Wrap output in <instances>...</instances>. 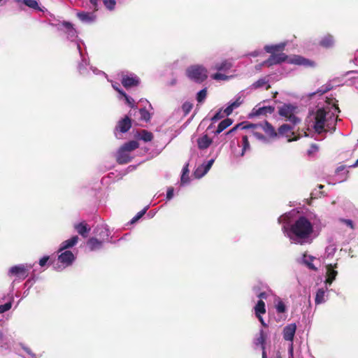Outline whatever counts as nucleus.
Returning a JSON list of instances; mask_svg holds the SVG:
<instances>
[{"label":"nucleus","instance_id":"nucleus-52","mask_svg":"<svg viewBox=\"0 0 358 358\" xmlns=\"http://www.w3.org/2000/svg\"><path fill=\"white\" fill-rule=\"evenodd\" d=\"M103 3L105 7L110 11L113 10L115 8V0H103Z\"/></svg>","mask_w":358,"mask_h":358},{"label":"nucleus","instance_id":"nucleus-5","mask_svg":"<svg viewBox=\"0 0 358 358\" xmlns=\"http://www.w3.org/2000/svg\"><path fill=\"white\" fill-rule=\"evenodd\" d=\"M297 107L292 103H284L278 108V114L286 118V120L290 122L293 125L300 122L301 120L296 117L294 113Z\"/></svg>","mask_w":358,"mask_h":358},{"label":"nucleus","instance_id":"nucleus-49","mask_svg":"<svg viewBox=\"0 0 358 358\" xmlns=\"http://www.w3.org/2000/svg\"><path fill=\"white\" fill-rule=\"evenodd\" d=\"M13 301V297H10V300L7 303L0 305V313H4L9 310L12 307V303Z\"/></svg>","mask_w":358,"mask_h":358},{"label":"nucleus","instance_id":"nucleus-36","mask_svg":"<svg viewBox=\"0 0 358 358\" xmlns=\"http://www.w3.org/2000/svg\"><path fill=\"white\" fill-rule=\"evenodd\" d=\"M268 79L266 77L261 78L259 80H257L256 82H255L252 87L254 89H258L260 87H262L263 86L266 85V90H268L271 86L268 84Z\"/></svg>","mask_w":358,"mask_h":358},{"label":"nucleus","instance_id":"nucleus-50","mask_svg":"<svg viewBox=\"0 0 358 358\" xmlns=\"http://www.w3.org/2000/svg\"><path fill=\"white\" fill-rule=\"evenodd\" d=\"M252 135L259 141L264 143H268L269 140L262 133L257 131H252Z\"/></svg>","mask_w":358,"mask_h":358},{"label":"nucleus","instance_id":"nucleus-32","mask_svg":"<svg viewBox=\"0 0 358 358\" xmlns=\"http://www.w3.org/2000/svg\"><path fill=\"white\" fill-rule=\"evenodd\" d=\"M259 128H262L270 137H275L277 136L274 127L267 121H265L264 124H259Z\"/></svg>","mask_w":358,"mask_h":358},{"label":"nucleus","instance_id":"nucleus-61","mask_svg":"<svg viewBox=\"0 0 358 358\" xmlns=\"http://www.w3.org/2000/svg\"><path fill=\"white\" fill-rule=\"evenodd\" d=\"M36 281V279H35V277L34 276H32L31 278H29L27 281L26 282L24 283V286L25 287H31L34 283Z\"/></svg>","mask_w":358,"mask_h":358},{"label":"nucleus","instance_id":"nucleus-64","mask_svg":"<svg viewBox=\"0 0 358 358\" xmlns=\"http://www.w3.org/2000/svg\"><path fill=\"white\" fill-rule=\"evenodd\" d=\"M257 296L260 299L259 300L266 299L268 297V294L266 292H262L257 294Z\"/></svg>","mask_w":358,"mask_h":358},{"label":"nucleus","instance_id":"nucleus-39","mask_svg":"<svg viewBox=\"0 0 358 358\" xmlns=\"http://www.w3.org/2000/svg\"><path fill=\"white\" fill-rule=\"evenodd\" d=\"M336 245L334 243H331L325 248V252L323 257L325 259L331 258L334 257L336 251Z\"/></svg>","mask_w":358,"mask_h":358},{"label":"nucleus","instance_id":"nucleus-43","mask_svg":"<svg viewBox=\"0 0 358 358\" xmlns=\"http://www.w3.org/2000/svg\"><path fill=\"white\" fill-rule=\"evenodd\" d=\"M138 138L144 142H150L153 138V135L151 132L147 130H142L138 133Z\"/></svg>","mask_w":358,"mask_h":358},{"label":"nucleus","instance_id":"nucleus-45","mask_svg":"<svg viewBox=\"0 0 358 358\" xmlns=\"http://www.w3.org/2000/svg\"><path fill=\"white\" fill-rule=\"evenodd\" d=\"M207 96V88L205 87L199 91L196 96V99L198 103H203Z\"/></svg>","mask_w":358,"mask_h":358},{"label":"nucleus","instance_id":"nucleus-51","mask_svg":"<svg viewBox=\"0 0 358 358\" xmlns=\"http://www.w3.org/2000/svg\"><path fill=\"white\" fill-rule=\"evenodd\" d=\"M192 107L193 104L189 101H185V103H183V104L182 105V110L184 113V115H188L189 112L192 110Z\"/></svg>","mask_w":358,"mask_h":358},{"label":"nucleus","instance_id":"nucleus-46","mask_svg":"<svg viewBox=\"0 0 358 358\" xmlns=\"http://www.w3.org/2000/svg\"><path fill=\"white\" fill-rule=\"evenodd\" d=\"M242 142H243V148H242V151L241 153V157H243L245 155V153L247 150H249L250 149V143H249L248 138L247 136H243L242 137Z\"/></svg>","mask_w":358,"mask_h":358},{"label":"nucleus","instance_id":"nucleus-25","mask_svg":"<svg viewBox=\"0 0 358 358\" xmlns=\"http://www.w3.org/2000/svg\"><path fill=\"white\" fill-rule=\"evenodd\" d=\"M287 43V42H281L278 44L274 45H266L264 48V50L271 55L276 54L275 52L284 50L286 47Z\"/></svg>","mask_w":358,"mask_h":358},{"label":"nucleus","instance_id":"nucleus-13","mask_svg":"<svg viewBox=\"0 0 358 358\" xmlns=\"http://www.w3.org/2000/svg\"><path fill=\"white\" fill-rule=\"evenodd\" d=\"M296 328V324L295 323H291L286 325L282 330L283 338L287 341L293 342Z\"/></svg>","mask_w":358,"mask_h":358},{"label":"nucleus","instance_id":"nucleus-18","mask_svg":"<svg viewBox=\"0 0 358 358\" xmlns=\"http://www.w3.org/2000/svg\"><path fill=\"white\" fill-rule=\"evenodd\" d=\"M75 259L74 255L70 250H65L58 256V260L66 266L71 265Z\"/></svg>","mask_w":358,"mask_h":358},{"label":"nucleus","instance_id":"nucleus-47","mask_svg":"<svg viewBox=\"0 0 358 358\" xmlns=\"http://www.w3.org/2000/svg\"><path fill=\"white\" fill-rule=\"evenodd\" d=\"M294 125L288 124H283L278 128V133L280 135H284L294 129Z\"/></svg>","mask_w":358,"mask_h":358},{"label":"nucleus","instance_id":"nucleus-59","mask_svg":"<svg viewBox=\"0 0 358 358\" xmlns=\"http://www.w3.org/2000/svg\"><path fill=\"white\" fill-rule=\"evenodd\" d=\"M341 222L343 223H345L348 227H349L350 229H354V224H353V222L352 220L350 219H344V218H341L339 220Z\"/></svg>","mask_w":358,"mask_h":358},{"label":"nucleus","instance_id":"nucleus-11","mask_svg":"<svg viewBox=\"0 0 358 358\" xmlns=\"http://www.w3.org/2000/svg\"><path fill=\"white\" fill-rule=\"evenodd\" d=\"M337 263L334 264H330L327 266L326 279L324 280V285L326 287L330 286L336 280V278L338 275V271L335 270V268H337Z\"/></svg>","mask_w":358,"mask_h":358},{"label":"nucleus","instance_id":"nucleus-60","mask_svg":"<svg viewBox=\"0 0 358 358\" xmlns=\"http://www.w3.org/2000/svg\"><path fill=\"white\" fill-rule=\"evenodd\" d=\"M243 125V123H239L236 124L235 127L231 128L230 130H229L227 132L225 133L226 136H229L233 133H234L238 128H241V127Z\"/></svg>","mask_w":358,"mask_h":358},{"label":"nucleus","instance_id":"nucleus-57","mask_svg":"<svg viewBox=\"0 0 358 358\" xmlns=\"http://www.w3.org/2000/svg\"><path fill=\"white\" fill-rule=\"evenodd\" d=\"M173 195H174L173 187H168L167 191H166V200L169 201V200L172 199L173 197Z\"/></svg>","mask_w":358,"mask_h":358},{"label":"nucleus","instance_id":"nucleus-44","mask_svg":"<svg viewBox=\"0 0 358 358\" xmlns=\"http://www.w3.org/2000/svg\"><path fill=\"white\" fill-rule=\"evenodd\" d=\"M149 206H147L139 211L130 221L129 224H133L136 223L147 212Z\"/></svg>","mask_w":358,"mask_h":358},{"label":"nucleus","instance_id":"nucleus-53","mask_svg":"<svg viewBox=\"0 0 358 358\" xmlns=\"http://www.w3.org/2000/svg\"><path fill=\"white\" fill-rule=\"evenodd\" d=\"M222 113V108H220L218 110H217L214 115L211 117V121L213 122H216L219 120L222 119L223 117V115Z\"/></svg>","mask_w":358,"mask_h":358},{"label":"nucleus","instance_id":"nucleus-33","mask_svg":"<svg viewBox=\"0 0 358 358\" xmlns=\"http://www.w3.org/2000/svg\"><path fill=\"white\" fill-rule=\"evenodd\" d=\"M265 337L264 336V332L262 330L260 331L259 336L256 338L255 341V345H260L262 350V358H267L266 352V347H265Z\"/></svg>","mask_w":358,"mask_h":358},{"label":"nucleus","instance_id":"nucleus-17","mask_svg":"<svg viewBox=\"0 0 358 358\" xmlns=\"http://www.w3.org/2000/svg\"><path fill=\"white\" fill-rule=\"evenodd\" d=\"M243 103L242 97L240 94H237L235 97V101H229L227 107L224 110V113L227 116L231 115L233 110L238 108Z\"/></svg>","mask_w":358,"mask_h":358},{"label":"nucleus","instance_id":"nucleus-58","mask_svg":"<svg viewBox=\"0 0 358 358\" xmlns=\"http://www.w3.org/2000/svg\"><path fill=\"white\" fill-rule=\"evenodd\" d=\"M22 348L24 350V351L29 355L31 358L35 357L36 355L32 352L31 350L28 348L27 346L24 345V344H20Z\"/></svg>","mask_w":358,"mask_h":358},{"label":"nucleus","instance_id":"nucleus-10","mask_svg":"<svg viewBox=\"0 0 358 358\" xmlns=\"http://www.w3.org/2000/svg\"><path fill=\"white\" fill-rule=\"evenodd\" d=\"M94 234L99 238L98 239L103 241L104 243H113L112 241L109 239L110 232L106 224L97 225L94 229Z\"/></svg>","mask_w":358,"mask_h":358},{"label":"nucleus","instance_id":"nucleus-40","mask_svg":"<svg viewBox=\"0 0 358 358\" xmlns=\"http://www.w3.org/2000/svg\"><path fill=\"white\" fill-rule=\"evenodd\" d=\"M122 98L124 99L125 103L127 104L131 109H137L138 106L132 97L129 96L124 92L121 96H120V99Z\"/></svg>","mask_w":358,"mask_h":358},{"label":"nucleus","instance_id":"nucleus-4","mask_svg":"<svg viewBox=\"0 0 358 358\" xmlns=\"http://www.w3.org/2000/svg\"><path fill=\"white\" fill-rule=\"evenodd\" d=\"M185 75L192 81L201 84L207 79L208 71L203 65L194 64L186 69Z\"/></svg>","mask_w":358,"mask_h":358},{"label":"nucleus","instance_id":"nucleus-12","mask_svg":"<svg viewBox=\"0 0 358 358\" xmlns=\"http://www.w3.org/2000/svg\"><path fill=\"white\" fill-rule=\"evenodd\" d=\"M215 162L214 159H211L208 160L206 163H203L199 166L195 171H194V176L196 178H201L203 176H204L208 171L210 169L211 166H213V163Z\"/></svg>","mask_w":358,"mask_h":358},{"label":"nucleus","instance_id":"nucleus-16","mask_svg":"<svg viewBox=\"0 0 358 358\" xmlns=\"http://www.w3.org/2000/svg\"><path fill=\"white\" fill-rule=\"evenodd\" d=\"M289 63L303 66H314L315 62L301 55H294L289 61Z\"/></svg>","mask_w":358,"mask_h":358},{"label":"nucleus","instance_id":"nucleus-21","mask_svg":"<svg viewBox=\"0 0 358 358\" xmlns=\"http://www.w3.org/2000/svg\"><path fill=\"white\" fill-rule=\"evenodd\" d=\"M103 243V241L98 239L96 237H91L87 241V245L92 252L102 249Z\"/></svg>","mask_w":358,"mask_h":358},{"label":"nucleus","instance_id":"nucleus-42","mask_svg":"<svg viewBox=\"0 0 358 358\" xmlns=\"http://www.w3.org/2000/svg\"><path fill=\"white\" fill-rule=\"evenodd\" d=\"M138 113L140 114L139 119L141 120L148 122L151 119V115L149 111L145 108V107H143L138 110Z\"/></svg>","mask_w":358,"mask_h":358},{"label":"nucleus","instance_id":"nucleus-62","mask_svg":"<svg viewBox=\"0 0 358 358\" xmlns=\"http://www.w3.org/2000/svg\"><path fill=\"white\" fill-rule=\"evenodd\" d=\"M262 53V51L261 50H256L255 51L250 52L248 54V56L252 57H257L259 56Z\"/></svg>","mask_w":358,"mask_h":358},{"label":"nucleus","instance_id":"nucleus-26","mask_svg":"<svg viewBox=\"0 0 358 358\" xmlns=\"http://www.w3.org/2000/svg\"><path fill=\"white\" fill-rule=\"evenodd\" d=\"M78 239V236L75 235L71 237L70 238L63 241L59 245L58 252H62L63 250H66L69 248H73L74 245L77 244Z\"/></svg>","mask_w":358,"mask_h":358},{"label":"nucleus","instance_id":"nucleus-28","mask_svg":"<svg viewBox=\"0 0 358 358\" xmlns=\"http://www.w3.org/2000/svg\"><path fill=\"white\" fill-rule=\"evenodd\" d=\"M334 37L329 34H327L322 37L319 42L320 45L324 48H331L334 47Z\"/></svg>","mask_w":358,"mask_h":358},{"label":"nucleus","instance_id":"nucleus-54","mask_svg":"<svg viewBox=\"0 0 358 358\" xmlns=\"http://www.w3.org/2000/svg\"><path fill=\"white\" fill-rule=\"evenodd\" d=\"M243 123V125L241 127V129H257L259 127V124H253V123H248L247 124L244 125V123Z\"/></svg>","mask_w":358,"mask_h":358},{"label":"nucleus","instance_id":"nucleus-56","mask_svg":"<svg viewBox=\"0 0 358 358\" xmlns=\"http://www.w3.org/2000/svg\"><path fill=\"white\" fill-rule=\"evenodd\" d=\"M50 259V257L48 255H45L43 257H41L38 261V264L41 267H44L47 265L48 261Z\"/></svg>","mask_w":358,"mask_h":358},{"label":"nucleus","instance_id":"nucleus-38","mask_svg":"<svg viewBox=\"0 0 358 358\" xmlns=\"http://www.w3.org/2000/svg\"><path fill=\"white\" fill-rule=\"evenodd\" d=\"M232 64L229 61L225 59L221 62L215 64V69L217 71H227L229 70Z\"/></svg>","mask_w":358,"mask_h":358},{"label":"nucleus","instance_id":"nucleus-34","mask_svg":"<svg viewBox=\"0 0 358 358\" xmlns=\"http://www.w3.org/2000/svg\"><path fill=\"white\" fill-rule=\"evenodd\" d=\"M189 163H186L182 169V175L180 178V183L182 185H185L189 182L190 180L189 178Z\"/></svg>","mask_w":358,"mask_h":358},{"label":"nucleus","instance_id":"nucleus-37","mask_svg":"<svg viewBox=\"0 0 358 358\" xmlns=\"http://www.w3.org/2000/svg\"><path fill=\"white\" fill-rule=\"evenodd\" d=\"M139 144L136 141H130L124 143L120 148L129 153L138 147Z\"/></svg>","mask_w":358,"mask_h":358},{"label":"nucleus","instance_id":"nucleus-55","mask_svg":"<svg viewBox=\"0 0 358 358\" xmlns=\"http://www.w3.org/2000/svg\"><path fill=\"white\" fill-rule=\"evenodd\" d=\"M212 78L216 80H224L227 79V76L220 73H215L213 75Z\"/></svg>","mask_w":358,"mask_h":358},{"label":"nucleus","instance_id":"nucleus-29","mask_svg":"<svg viewBox=\"0 0 358 358\" xmlns=\"http://www.w3.org/2000/svg\"><path fill=\"white\" fill-rule=\"evenodd\" d=\"M17 2H22L26 6L32 8L35 10L40 12H45L46 10L45 7H41L39 6L38 1L36 0H16Z\"/></svg>","mask_w":358,"mask_h":358},{"label":"nucleus","instance_id":"nucleus-19","mask_svg":"<svg viewBox=\"0 0 358 358\" xmlns=\"http://www.w3.org/2000/svg\"><path fill=\"white\" fill-rule=\"evenodd\" d=\"M315 259V257L303 253L302 257L298 259V262L306 266L308 269L316 271L317 268L313 263Z\"/></svg>","mask_w":358,"mask_h":358},{"label":"nucleus","instance_id":"nucleus-35","mask_svg":"<svg viewBox=\"0 0 358 358\" xmlns=\"http://www.w3.org/2000/svg\"><path fill=\"white\" fill-rule=\"evenodd\" d=\"M333 89V85L330 83H327L325 85L321 86L316 92L310 93L309 96L311 97L314 95L318 94L319 96H322L324 93L330 91Z\"/></svg>","mask_w":358,"mask_h":358},{"label":"nucleus","instance_id":"nucleus-31","mask_svg":"<svg viewBox=\"0 0 358 358\" xmlns=\"http://www.w3.org/2000/svg\"><path fill=\"white\" fill-rule=\"evenodd\" d=\"M233 123V120L231 119V118H226L224 120H223L222 121H221L218 126H217V129L215 131L214 134L215 135H218L220 134L221 132H222L225 129H227V127H229L230 125H231Z\"/></svg>","mask_w":358,"mask_h":358},{"label":"nucleus","instance_id":"nucleus-14","mask_svg":"<svg viewBox=\"0 0 358 358\" xmlns=\"http://www.w3.org/2000/svg\"><path fill=\"white\" fill-rule=\"evenodd\" d=\"M131 127V118L126 115L124 118L118 121L115 127V131H119L122 134L127 132Z\"/></svg>","mask_w":358,"mask_h":358},{"label":"nucleus","instance_id":"nucleus-8","mask_svg":"<svg viewBox=\"0 0 358 358\" xmlns=\"http://www.w3.org/2000/svg\"><path fill=\"white\" fill-rule=\"evenodd\" d=\"M287 61H289L288 56L283 52H280L277 54L271 55L267 59L264 60L261 64V65L270 67L273 65L282 64Z\"/></svg>","mask_w":358,"mask_h":358},{"label":"nucleus","instance_id":"nucleus-15","mask_svg":"<svg viewBox=\"0 0 358 358\" xmlns=\"http://www.w3.org/2000/svg\"><path fill=\"white\" fill-rule=\"evenodd\" d=\"M77 17L84 24H92L95 22L96 16L94 13L80 11L76 13Z\"/></svg>","mask_w":358,"mask_h":358},{"label":"nucleus","instance_id":"nucleus-27","mask_svg":"<svg viewBox=\"0 0 358 358\" xmlns=\"http://www.w3.org/2000/svg\"><path fill=\"white\" fill-rule=\"evenodd\" d=\"M117 162L120 164H127L131 160V157L129 153L124 150H122L121 148H119L117 152Z\"/></svg>","mask_w":358,"mask_h":358},{"label":"nucleus","instance_id":"nucleus-24","mask_svg":"<svg viewBox=\"0 0 358 358\" xmlns=\"http://www.w3.org/2000/svg\"><path fill=\"white\" fill-rule=\"evenodd\" d=\"M13 343V339L10 336L4 335L0 331V348L1 350H9Z\"/></svg>","mask_w":358,"mask_h":358},{"label":"nucleus","instance_id":"nucleus-3","mask_svg":"<svg viewBox=\"0 0 358 358\" xmlns=\"http://www.w3.org/2000/svg\"><path fill=\"white\" fill-rule=\"evenodd\" d=\"M76 48L81 59L78 64V71L80 75L84 77H88L90 76V71H92L94 75H103L104 76H106V74L103 71L99 70L96 67L90 66L88 69V66H90V61L86 55L87 53L83 51L80 43L78 42H76Z\"/></svg>","mask_w":358,"mask_h":358},{"label":"nucleus","instance_id":"nucleus-1","mask_svg":"<svg viewBox=\"0 0 358 358\" xmlns=\"http://www.w3.org/2000/svg\"><path fill=\"white\" fill-rule=\"evenodd\" d=\"M290 215L291 212L286 213L278 219L279 224H283L282 231L284 235L291 243L300 245L310 244L317 236L315 227L320 219L315 215L310 218L302 215L292 220Z\"/></svg>","mask_w":358,"mask_h":358},{"label":"nucleus","instance_id":"nucleus-41","mask_svg":"<svg viewBox=\"0 0 358 358\" xmlns=\"http://www.w3.org/2000/svg\"><path fill=\"white\" fill-rule=\"evenodd\" d=\"M255 315H262L266 313L265 303L263 300H259L255 306Z\"/></svg>","mask_w":358,"mask_h":358},{"label":"nucleus","instance_id":"nucleus-7","mask_svg":"<svg viewBox=\"0 0 358 358\" xmlns=\"http://www.w3.org/2000/svg\"><path fill=\"white\" fill-rule=\"evenodd\" d=\"M31 264H21L10 267L8 271V276H15L24 280L28 276L27 271L34 266Z\"/></svg>","mask_w":358,"mask_h":358},{"label":"nucleus","instance_id":"nucleus-23","mask_svg":"<svg viewBox=\"0 0 358 358\" xmlns=\"http://www.w3.org/2000/svg\"><path fill=\"white\" fill-rule=\"evenodd\" d=\"M328 291V287L319 288L315 294V303L316 305H320L326 302L328 299V295L326 292Z\"/></svg>","mask_w":358,"mask_h":358},{"label":"nucleus","instance_id":"nucleus-2","mask_svg":"<svg viewBox=\"0 0 358 358\" xmlns=\"http://www.w3.org/2000/svg\"><path fill=\"white\" fill-rule=\"evenodd\" d=\"M327 112L324 108H318L315 112L313 110L309 111L306 121L309 122V124L312 122L310 126H311L318 134L326 131L324 127L327 121Z\"/></svg>","mask_w":358,"mask_h":358},{"label":"nucleus","instance_id":"nucleus-48","mask_svg":"<svg viewBox=\"0 0 358 358\" xmlns=\"http://www.w3.org/2000/svg\"><path fill=\"white\" fill-rule=\"evenodd\" d=\"M275 306L278 313H284L287 311L285 303L280 299L277 301Z\"/></svg>","mask_w":358,"mask_h":358},{"label":"nucleus","instance_id":"nucleus-30","mask_svg":"<svg viewBox=\"0 0 358 358\" xmlns=\"http://www.w3.org/2000/svg\"><path fill=\"white\" fill-rule=\"evenodd\" d=\"M212 143V139L207 134H205L197 139L198 148L200 150H205L208 148Z\"/></svg>","mask_w":358,"mask_h":358},{"label":"nucleus","instance_id":"nucleus-63","mask_svg":"<svg viewBox=\"0 0 358 358\" xmlns=\"http://www.w3.org/2000/svg\"><path fill=\"white\" fill-rule=\"evenodd\" d=\"M112 86L113 89L119 93L120 96H121L124 93V92L120 87L118 84H113Z\"/></svg>","mask_w":358,"mask_h":358},{"label":"nucleus","instance_id":"nucleus-20","mask_svg":"<svg viewBox=\"0 0 358 358\" xmlns=\"http://www.w3.org/2000/svg\"><path fill=\"white\" fill-rule=\"evenodd\" d=\"M138 83V77L133 73H131L129 76H124L122 79V84L126 88L136 86Z\"/></svg>","mask_w":358,"mask_h":358},{"label":"nucleus","instance_id":"nucleus-6","mask_svg":"<svg viewBox=\"0 0 358 358\" xmlns=\"http://www.w3.org/2000/svg\"><path fill=\"white\" fill-rule=\"evenodd\" d=\"M57 30L64 32L66 35V38L71 42H75L76 45V42L79 43L80 45L81 44L84 45L82 41L77 38L78 32L71 22L62 21L61 23L58 24Z\"/></svg>","mask_w":358,"mask_h":358},{"label":"nucleus","instance_id":"nucleus-9","mask_svg":"<svg viewBox=\"0 0 358 358\" xmlns=\"http://www.w3.org/2000/svg\"><path fill=\"white\" fill-rule=\"evenodd\" d=\"M275 111V106H260V103L257 105L252 110L249 114L250 117H257L260 115H266L267 114H272Z\"/></svg>","mask_w":358,"mask_h":358},{"label":"nucleus","instance_id":"nucleus-22","mask_svg":"<svg viewBox=\"0 0 358 358\" xmlns=\"http://www.w3.org/2000/svg\"><path fill=\"white\" fill-rule=\"evenodd\" d=\"M74 229L83 238H86L90 233L91 228L85 222H80L79 223L74 224Z\"/></svg>","mask_w":358,"mask_h":358}]
</instances>
